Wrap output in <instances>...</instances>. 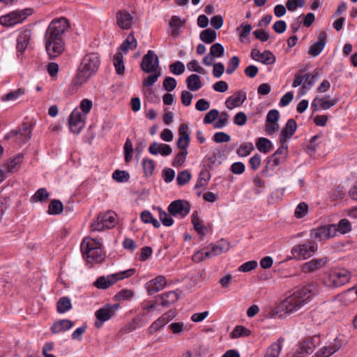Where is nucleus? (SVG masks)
<instances>
[{
  "mask_svg": "<svg viewBox=\"0 0 357 357\" xmlns=\"http://www.w3.org/2000/svg\"><path fill=\"white\" fill-rule=\"evenodd\" d=\"M49 197V193L44 188L38 189L32 197L33 202H45Z\"/></svg>",
  "mask_w": 357,
  "mask_h": 357,
  "instance_id": "51",
  "label": "nucleus"
},
{
  "mask_svg": "<svg viewBox=\"0 0 357 357\" xmlns=\"http://www.w3.org/2000/svg\"><path fill=\"white\" fill-rule=\"evenodd\" d=\"M23 158V154H17L15 157L10 158V160L5 164L3 168L6 169L8 172H13L17 170L22 162Z\"/></svg>",
  "mask_w": 357,
  "mask_h": 357,
  "instance_id": "30",
  "label": "nucleus"
},
{
  "mask_svg": "<svg viewBox=\"0 0 357 357\" xmlns=\"http://www.w3.org/2000/svg\"><path fill=\"white\" fill-rule=\"evenodd\" d=\"M159 217L162 223L166 227H170L174 223L172 218L160 208H159Z\"/></svg>",
  "mask_w": 357,
  "mask_h": 357,
  "instance_id": "60",
  "label": "nucleus"
},
{
  "mask_svg": "<svg viewBox=\"0 0 357 357\" xmlns=\"http://www.w3.org/2000/svg\"><path fill=\"white\" fill-rule=\"evenodd\" d=\"M250 56L255 61L261 62L265 65L273 64L276 61L275 55L268 50H265L261 53L259 50L253 49L251 51Z\"/></svg>",
  "mask_w": 357,
  "mask_h": 357,
  "instance_id": "16",
  "label": "nucleus"
},
{
  "mask_svg": "<svg viewBox=\"0 0 357 357\" xmlns=\"http://www.w3.org/2000/svg\"><path fill=\"white\" fill-rule=\"evenodd\" d=\"M305 3V0H287L286 6L289 11H294L297 7H303Z\"/></svg>",
  "mask_w": 357,
  "mask_h": 357,
  "instance_id": "62",
  "label": "nucleus"
},
{
  "mask_svg": "<svg viewBox=\"0 0 357 357\" xmlns=\"http://www.w3.org/2000/svg\"><path fill=\"white\" fill-rule=\"evenodd\" d=\"M69 126L73 132L79 133L84 126V121L79 112L74 111L71 113L69 118Z\"/></svg>",
  "mask_w": 357,
  "mask_h": 357,
  "instance_id": "19",
  "label": "nucleus"
},
{
  "mask_svg": "<svg viewBox=\"0 0 357 357\" xmlns=\"http://www.w3.org/2000/svg\"><path fill=\"white\" fill-rule=\"evenodd\" d=\"M25 93V89L19 88L2 96L1 97V100L3 102H15L17 100H18L21 96H24Z\"/></svg>",
  "mask_w": 357,
  "mask_h": 357,
  "instance_id": "31",
  "label": "nucleus"
},
{
  "mask_svg": "<svg viewBox=\"0 0 357 357\" xmlns=\"http://www.w3.org/2000/svg\"><path fill=\"white\" fill-rule=\"evenodd\" d=\"M167 284V280L162 275L157 276L155 278L146 283V290L149 295H153L165 288Z\"/></svg>",
  "mask_w": 357,
  "mask_h": 357,
  "instance_id": "18",
  "label": "nucleus"
},
{
  "mask_svg": "<svg viewBox=\"0 0 357 357\" xmlns=\"http://www.w3.org/2000/svg\"><path fill=\"white\" fill-rule=\"evenodd\" d=\"M318 38L319 40L312 45L308 50V54L314 57L318 56L321 52L326 44L327 35L326 32H320Z\"/></svg>",
  "mask_w": 357,
  "mask_h": 357,
  "instance_id": "22",
  "label": "nucleus"
},
{
  "mask_svg": "<svg viewBox=\"0 0 357 357\" xmlns=\"http://www.w3.org/2000/svg\"><path fill=\"white\" fill-rule=\"evenodd\" d=\"M307 211H308L307 204L305 202H301L297 206V207L295 210V212H294V215L297 218H302L307 213Z\"/></svg>",
  "mask_w": 357,
  "mask_h": 357,
  "instance_id": "58",
  "label": "nucleus"
},
{
  "mask_svg": "<svg viewBox=\"0 0 357 357\" xmlns=\"http://www.w3.org/2000/svg\"><path fill=\"white\" fill-rule=\"evenodd\" d=\"M158 298L161 299L160 305L162 306L169 307L178 301V295L176 291H170L158 296Z\"/></svg>",
  "mask_w": 357,
  "mask_h": 357,
  "instance_id": "29",
  "label": "nucleus"
},
{
  "mask_svg": "<svg viewBox=\"0 0 357 357\" xmlns=\"http://www.w3.org/2000/svg\"><path fill=\"white\" fill-rule=\"evenodd\" d=\"M317 250V242L310 239L294 246L291 249V254L296 259H307L314 255Z\"/></svg>",
  "mask_w": 357,
  "mask_h": 357,
  "instance_id": "6",
  "label": "nucleus"
},
{
  "mask_svg": "<svg viewBox=\"0 0 357 357\" xmlns=\"http://www.w3.org/2000/svg\"><path fill=\"white\" fill-rule=\"evenodd\" d=\"M191 179V174L188 170L179 172L177 175L176 181L178 185H183L188 183Z\"/></svg>",
  "mask_w": 357,
  "mask_h": 357,
  "instance_id": "55",
  "label": "nucleus"
},
{
  "mask_svg": "<svg viewBox=\"0 0 357 357\" xmlns=\"http://www.w3.org/2000/svg\"><path fill=\"white\" fill-rule=\"evenodd\" d=\"M188 155L187 151H181L174 158L172 165L174 167H180L185 161L186 156Z\"/></svg>",
  "mask_w": 357,
  "mask_h": 357,
  "instance_id": "59",
  "label": "nucleus"
},
{
  "mask_svg": "<svg viewBox=\"0 0 357 357\" xmlns=\"http://www.w3.org/2000/svg\"><path fill=\"white\" fill-rule=\"evenodd\" d=\"M68 20L63 17L53 20L44 36L45 50L50 59L61 55L65 50L63 35L69 28Z\"/></svg>",
  "mask_w": 357,
  "mask_h": 357,
  "instance_id": "1",
  "label": "nucleus"
},
{
  "mask_svg": "<svg viewBox=\"0 0 357 357\" xmlns=\"http://www.w3.org/2000/svg\"><path fill=\"white\" fill-rule=\"evenodd\" d=\"M113 64L116 73L119 75H123L125 73V66L123 63V56L121 52H116L114 56Z\"/></svg>",
  "mask_w": 357,
  "mask_h": 357,
  "instance_id": "33",
  "label": "nucleus"
},
{
  "mask_svg": "<svg viewBox=\"0 0 357 357\" xmlns=\"http://www.w3.org/2000/svg\"><path fill=\"white\" fill-rule=\"evenodd\" d=\"M190 211V204L188 202L178 199L172 202L168 206L169 213L174 216L185 217Z\"/></svg>",
  "mask_w": 357,
  "mask_h": 357,
  "instance_id": "13",
  "label": "nucleus"
},
{
  "mask_svg": "<svg viewBox=\"0 0 357 357\" xmlns=\"http://www.w3.org/2000/svg\"><path fill=\"white\" fill-rule=\"evenodd\" d=\"M224 47L220 43H215L210 48V54L214 58H219L224 54Z\"/></svg>",
  "mask_w": 357,
  "mask_h": 357,
  "instance_id": "54",
  "label": "nucleus"
},
{
  "mask_svg": "<svg viewBox=\"0 0 357 357\" xmlns=\"http://www.w3.org/2000/svg\"><path fill=\"white\" fill-rule=\"evenodd\" d=\"M31 136V126L23 123L17 130H13L8 134V137H15L16 141L20 144H24L29 141Z\"/></svg>",
  "mask_w": 357,
  "mask_h": 357,
  "instance_id": "15",
  "label": "nucleus"
},
{
  "mask_svg": "<svg viewBox=\"0 0 357 357\" xmlns=\"http://www.w3.org/2000/svg\"><path fill=\"white\" fill-rule=\"evenodd\" d=\"M135 268H130L124 271H121L119 273L112 274V279L114 280L116 283L119 280H123L125 278H128L133 275L135 273Z\"/></svg>",
  "mask_w": 357,
  "mask_h": 357,
  "instance_id": "49",
  "label": "nucleus"
},
{
  "mask_svg": "<svg viewBox=\"0 0 357 357\" xmlns=\"http://www.w3.org/2000/svg\"><path fill=\"white\" fill-rule=\"evenodd\" d=\"M142 166L146 176H151L155 169V162L149 158H144L142 161Z\"/></svg>",
  "mask_w": 357,
  "mask_h": 357,
  "instance_id": "50",
  "label": "nucleus"
},
{
  "mask_svg": "<svg viewBox=\"0 0 357 357\" xmlns=\"http://www.w3.org/2000/svg\"><path fill=\"white\" fill-rule=\"evenodd\" d=\"M187 68L190 71H195L200 74L205 73V69L199 66L197 60H192L187 64Z\"/></svg>",
  "mask_w": 357,
  "mask_h": 357,
  "instance_id": "64",
  "label": "nucleus"
},
{
  "mask_svg": "<svg viewBox=\"0 0 357 357\" xmlns=\"http://www.w3.org/2000/svg\"><path fill=\"white\" fill-rule=\"evenodd\" d=\"M219 116V112L218 110L215 109H213L210 110L208 113L206 114L204 118V123L206 124L211 123L215 120L217 119V118Z\"/></svg>",
  "mask_w": 357,
  "mask_h": 357,
  "instance_id": "61",
  "label": "nucleus"
},
{
  "mask_svg": "<svg viewBox=\"0 0 357 357\" xmlns=\"http://www.w3.org/2000/svg\"><path fill=\"white\" fill-rule=\"evenodd\" d=\"M112 278V275L99 277L94 282V286L98 289H105L115 283Z\"/></svg>",
  "mask_w": 357,
  "mask_h": 357,
  "instance_id": "36",
  "label": "nucleus"
},
{
  "mask_svg": "<svg viewBox=\"0 0 357 357\" xmlns=\"http://www.w3.org/2000/svg\"><path fill=\"white\" fill-rule=\"evenodd\" d=\"M297 128L296 122L294 119H290L287 121L285 127L282 129L280 139L287 142L296 132Z\"/></svg>",
  "mask_w": 357,
  "mask_h": 357,
  "instance_id": "26",
  "label": "nucleus"
},
{
  "mask_svg": "<svg viewBox=\"0 0 357 357\" xmlns=\"http://www.w3.org/2000/svg\"><path fill=\"white\" fill-rule=\"evenodd\" d=\"M245 100V96L238 93L234 96H229L226 100L227 107L229 109L242 105Z\"/></svg>",
  "mask_w": 357,
  "mask_h": 357,
  "instance_id": "32",
  "label": "nucleus"
},
{
  "mask_svg": "<svg viewBox=\"0 0 357 357\" xmlns=\"http://www.w3.org/2000/svg\"><path fill=\"white\" fill-rule=\"evenodd\" d=\"M311 239L319 241L329 239L335 236V228L333 225L321 226L310 230Z\"/></svg>",
  "mask_w": 357,
  "mask_h": 357,
  "instance_id": "12",
  "label": "nucleus"
},
{
  "mask_svg": "<svg viewBox=\"0 0 357 357\" xmlns=\"http://www.w3.org/2000/svg\"><path fill=\"white\" fill-rule=\"evenodd\" d=\"M118 307V304H107L97 310L95 315L98 321H96L95 326L100 328L103 322L108 321L115 315Z\"/></svg>",
  "mask_w": 357,
  "mask_h": 357,
  "instance_id": "11",
  "label": "nucleus"
},
{
  "mask_svg": "<svg viewBox=\"0 0 357 357\" xmlns=\"http://www.w3.org/2000/svg\"><path fill=\"white\" fill-rule=\"evenodd\" d=\"M169 70L174 75H179L185 71V66L181 61H176L169 65Z\"/></svg>",
  "mask_w": 357,
  "mask_h": 357,
  "instance_id": "57",
  "label": "nucleus"
},
{
  "mask_svg": "<svg viewBox=\"0 0 357 357\" xmlns=\"http://www.w3.org/2000/svg\"><path fill=\"white\" fill-rule=\"evenodd\" d=\"M252 150H254V147L252 143H244L238 148L236 153L240 157H245L248 155Z\"/></svg>",
  "mask_w": 357,
  "mask_h": 357,
  "instance_id": "52",
  "label": "nucleus"
},
{
  "mask_svg": "<svg viewBox=\"0 0 357 357\" xmlns=\"http://www.w3.org/2000/svg\"><path fill=\"white\" fill-rule=\"evenodd\" d=\"M112 178L118 182H126L128 181L130 176L129 174L126 171L115 170L112 174Z\"/></svg>",
  "mask_w": 357,
  "mask_h": 357,
  "instance_id": "56",
  "label": "nucleus"
},
{
  "mask_svg": "<svg viewBox=\"0 0 357 357\" xmlns=\"http://www.w3.org/2000/svg\"><path fill=\"white\" fill-rule=\"evenodd\" d=\"M313 293L310 287H303L296 289L280 303V308L285 314H291L301 310L311 300Z\"/></svg>",
  "mask_w": 357,
  "mask_h": 357,
  "instance_id": "3",
  "label": "nucleus"
},
{
  "mask_svg": "<svg viewBox=\"0 0 357 357\" xmlns=\"http://www.w3.org/2000/svg\"><path fill=\"white\" fill-rule=\"evenodd\" d=\"M63 210L62 202L58 199L52 200L48 207V213L50 215L60 214Z\"/></svg>",
  "mask_w": 357,
  "mask_h": 357,
  "instance_id": "41",
  "label": "nucleus"
},
{
  "mask_svg": "<svg viewBox=\"0 0 357 357\" xmlns=\"http://www.w3.org/2000/svg\"><path fill=\"white\" fill-rule=\"evenodd\" d=\"M319 73L317 71H314L312 73H306L305 77V82L300 89L299 93L301 96L305 95L307 91L314 85L319 77Z\"/></svg>",
  "mask_w": 357,
  "mask_h": 357,
  "instance_id": "25",
  "label": "nucleus"
},
{
  "mask_svg": "<svg viewBox=\"0 0 357 357\" xmlns=\"http://www.w3.org/2000/svg\"><path fill=\"white\" fill-rule=\"evenodd\" d=\"M335 228V234L337 231L344 234L351 230V224L347 219H342L339 221L338 224L333 225Z\"/></svg>",
  "mask_w": 357,
  "mask_h": 357,
  "instance_id": "39",
  "label": "nucleus"
},
{
  "mask_svg": "<svg viewBox=\"0 0 357 357\" xmlns=\"http://www.w3.org/2000/svg\"><path fill=\"white\" fill-rule=\"evenodd\" d=\"M158 56L152 50H149L143 56L140 68L146 73H152L153 71L160 70Z\"/></svg>",
  "mask_w": 357,
  "mask_h": 357,
  "instance_id": "10",
  "label": "nucleus"
},
{
  "mask_svg": "<svg viewBox=\"0 0 357 357\" xmlns=\"http://www.w3.org/2000/svg\"><path fill=\"white\" fill-rule=\"evenodd\" d=\"M187 86L190 91H197L202 88V82L199 75H190L186 79Z\"/></svg>",
  "mask_w": 357,
  "mask_h": 357,
  "instance_id": "34",
  "label": "nucleus"
},
{
  "mask_svg": "<svg viewBox=\"0 0 357 357\" xmlns=\"http://www.w3.org/2000/svg\"><path fill=\"white\" fill-rule=\"evenodd\" d=\"M239 63V58L237 56H232L228 61L226 73L228 75L232 74L238 68Z\"/></svg>",
  "mask_w": 357,
  "mask_h": 357,
  "instance_id": "53",
  "label": "nucleus"
},
{
  "mask_svg": "<svg viewBox=\"0 0 357 357\" xmlns=\"http://www.w3.org/2000/svg\"><path fill=\"white\" fill-rule=\"evenodd\" d=\"M72 307L71 301L68 297H62L57 302V311L64 313Z\"/></svg>",
  "mask_w": 357,
  "mask_h": 357,
  "instance_id": "46",
  "label": "nucleus"
},
{
  "mask_svg": "<svg viewBox=\"0 0 357 357\" xmlns=\"http://www.w3.org/2000/svg\"><path fill=\"white\" fill-rule=\"evenodd\" d=\"M337 350H339V347L336 344L324 346L317 351L314 357H329Z\"/></svg>",
  "mask_w": 357,
  "mask_h": 357,
  "instance_id": "37",
  "label": "nucleus"
},
{
  "mask_svg": "<svg viewBox=\"0 0 357 357\" xmlns=\"http://www.w3.org/2000/svg\"><path fill=\"white\" fill-rule=\"evenodd\" d=\"M251 332L247 328L243 326H236L233 331L230 333L231 338H238L241 337H247L250 335Z\"/></svg>",
  "mask_w": 357,
  "mask_h": 357,
  "instance_id": "43",
  "label": "nucleus"
},
{
  "mask_svg": "<svg viewBox=\"0 0 357 357\" xmlns=\"http://www.w3.org/2000/svg\"><path fill=\"white\" fill-rule=\"evenodd\" d=\"M154 304H151L148 306H144L142 312L134 317L132 321L127 324L124 330L127 333H130L137 328L142 327L148 323L149 320V313L151 310L154 307Z\"/></svg>",
  "mask_w": 357,
  "mask_h": 357,
  "instance_id": "9",
  "label": "nucleus"
},
{
  "mask_svg": "<svg viewBox=\"0 0 357 357\" xmlns=\"http://www.w3.org/2000/svg\"><path fill=\"white\" fill-rule=\"evenodd\" d=\"M320 344L319 336L309 337L301 342L298 353L301 354H311L317 346Z\"/></svg>",
  "mask_w": 357,
  "mask_h": 357,
  "instance_id": "17",
  "label": "nucleus"
},
{
  "mask_svg": "<svg viewBox=\"0 0 357 357\" xmlns=\"http://www.w3.org/2000/svg\"><path fill=\"white\" fill-rule=\"evenodd\" d=\"M81 251L88 264L101 263L105 258L102 244L96 238L86 237L81 243Z\"/></svg>",
  "mask_w": 357,
  "mask_h": 357,
  "instance_id": "4",
  "label": "nucleus"
},
{
  "mask_svg": "<svg viewBox=\"0 0 357 357\" xmlns=\"http://www.w3.org/2000/svg\"><path fill=\"white\" fill-rule=\"evenodd\" d=\"M100 57L96 52L85 54L79 66L77 75L73 79L75 86H79L86 83L89 78L94 75L99 69Z\"/></svg>",
  "mask_w": 357,
  "mask_h": 357,
  "instance_id": "2",
  "label": "nucleus"
},
{
  "mask_svg": "<svg viewBox=\"0 0 357 357\" xmlns=\"http://www.w3.org/2000/svg\"><path fill=\"white\" fill-rule=\"evenodd\" d=\"M212 249L215 256L227 252L229 250V243L227 241L221 240L217 245L212 246Z\"/></svg>",
  "mask_w": 357,
  "mask_h": 357,
  "instance_id": "44",
  "label": "nucleus"
},
{
  "mask_svg": "<svg viewBox=\"0 0 357 357\" xmlns=\"http://www.w3.org/2000/svg\"><path fill=\"white\" fill-rule=\"evenodd\" d=\"M31 38V29H26L22 31L17 38L16 49L17 52L22 54L27 48Z\"/></svg>",
  "mask_w": 357,
  "mask_h": 357,
  "instance_id": "21",
  "label": "nucleus"
},
{
  "mask_svg": "<svg viewBox=\"0 0 357 357\" xmlns=\"http://www.w3.org/2000/svg\"><path fill=\"white\" fill-rule=\"evenodd\" d=\"M256 146L260 152L267 153L272 148V143L267 138L260 137L256 143Z\"/></svg>",
  "mask_w": 357,
  "mask_h": 357,
  "instance_id": "40",
  "label": "nucleus"
},
{
  "mask_svg": "<svg viewBox=\"0 0 357 357\" xmlns=\"http://www.w3.org/2000/svg\"><path fill=\"white\" fill-rule=\"evenodd\" d=\"M328 262L327 257L314 258L302 265L301 271L305 273H312L326 267Z\"/></svg>",
  "mask_w": 357,
  "mask_h": 357,
  "instance_id": "14",
  "label": "nucleus"
},
{
  "mask_svg": "<svg viewBox=\"0 0 357 357\" xmlns=\"http://www.w3.org/2000/svg\"><path fill=\"white\" fill-rule=\"evenodd\" d=\"M141 220L146 224L151 223L155 228H158L160 226V223L154 218L149 211H144L141 213Z\"/></svg>",
  "mask_w": 357,
  "mask_h": 357,
  "instance_id": "42",
  "label": "nucleus"
},
{
  "mask_svg": "<svg viewBox=\"0 0 357 357\" xmlns=\"http://www.w3.org/2000/svg\"><path fill=\"white\" fill-rule=\"evenodd\" d=\"M168 323V318L165 316H161L155 320L149 328V333L152 334L158 331L160 328Z\"/></svg>",
  "mask_w": 357,
  "mask_h": 357,
  "instance_id": "45",
  "label": "nucleus"
},
{
  "mask_svg": "<svg viewBox=\"0 0 357 357\" xmlns=\"http://www.w3.org/2000/svg\"><path fill=\"white\" fill-rule=\"evenodd\" d=\"M31 14L32 10L31 8L15 10L1 16L0 17V24L4 26H12L22 22Z\"/></svg>",
  "mask_w": 357,
  "mask_h": 357,
  "instance_id": "8",
  "label": "nucleus"
},
{
  "mask_svg": "<svg viewBox=\"0 0 357 357\" xmlns=\"http://www.w3.org/2000/svg\"><path fill=\"white\" fill-rule=\"evenodd\" d=\"M188 125L183 123L180 126L178 130V139L176 142L178 148L181 151H187L190 144V135L188 132Z\"/></svg>",
  "mask_w": 357,
  "mask_h": 357,
  "instance_id": "20",
  "label": "nucleus"
},
{
  "mask_svg": "<svg viewBox=\"0 0 357 357\" xmlns=\"http://www.w3.org/2000/svg\"><path fill=\"white\" fill-rule=\"evenodd\" d=\"M137 47V41L134 36V32L131 31L126 39L120 45L119 50L127 53L129 50H134Z\"/></svg>",
  "mask_w": 357,
  "mask_h": 357,
  "instance_id": "27",
  "label": "nucleus"
},
{
  "mask_svg": "<svg viewBox=\"0 0 357 357\" xmlns=\"http://www.w3.org/2000/svg\"><path fill=\"white\" fill-rule=\"evenodd\" d=\"M117 24L123 29H128L132 26V17L126 10H120L116 13Z\"/></svg>",
  "mask_w": 357,
  "mask_h": 357,
  "instance_id": "24",
  "label": "nucleus"
},
{
  "mask_svg": "<svg viewBox=\"0 0 357 357\" xmlns=\"http://www.w3.org/2000/svg\"><path fill=\"white\" fill-rule=\"evenodd\" d=\"M199 37L203 42L211 44L215 40L217 34L214 30L207 29L201 32Z\"/></svg>",
  "mask_w": 357,
  "mask_h": 357,
  "instance_id": "38",
  "label": "nucleus"
},
{
  "mask_svg": "<svg viewBox=\"0 0 357 357\" xmlns=\"http://www.w3.org/2000/svg\"><path fill=\"white\" fill-rule=\"evenodd\" d=\"M73 326V322L68 319H61L54 322L51 327L53 333H59L70 329Z\"/></svg>",
  "mask_w": 357,
  "mask_h": 357,
  "instance_id": "28",
  "label": "nucleus"
},
{
  "mask_svg": "<svg viewBox=\"0 0 357 357\" xmlns=\"http://www.w3.org/2000/svg\"><path fill=\"white\" fill-rule=\"evenodd\" d=\"M282 349V345L280 344V340L278 342L272 344L268 349L265 357H278Z\"/></svg>",
  "mask_w": 357,
  "mask_h": 357,
  "instance_id": "47",
  "label": "nucleus"
},
{
  "mask_svg": "<svg viewBox=\"0 0 357 357\" xmlns=\"http://www.w3.org/2000/svg\"><path fill=\"white\" fill-rule=\"evenodd\" d=\"M351 276V273L347 269L334 268L328 271L324 283L328 287L337 288L347 284Z\"/></svg>",
  "mask_w": 357,
  "mask_h": 357,
  "instance_id": "5",
  "label": "nucleus"
},
{
  "mask_svg": "<svg viewBox=\"0 0 357 357\" xmlns=\"http://www.w3.org/2000/svg\"><path fill=\"white\" fill-rule=\"evenodd\" d=\"M176 81L174 77H167L163 81V87L169 92L173 91L176 86Z\"/></svg>",
  "mask_w": 357,
  "mask_h": 357,
  "instance_id": "63",
  "label": "nucleus"
},
{
  "mask_svg": "<svg viewBox=\"0 0 357 357\" xmlns=\"http://www.w3.org/2000/svg\"><path fill=\"white\" fill-rule=\"evenodd\" d=\"M149 151L153 155L160 153L162 156H167L172 153V149L168 144L154 142L149 146Z\"/></svg>",
  "mask_w": 357,
  "mask_h": 357,
  "instance_id": "23",
  "label": "nucleus"
},
{
  "mask_svg": "<svg viewBox=\"0 0 357 357\" xmlns=\"http://www.w3.org/2000/svg\"><path fill=\"white\" fill-rule=\"evenodd\" d=\"M116 224V214L113 211L100 213L96 220L91 224V231H102L105 229H112Z\"/></svg>",
  "mask_w": 357,
  "mask_h": 357,
  "instance_id": "7",
  "label": "nucleus"
},
{
  "mask_svg": "<svg viewBox=\"0 0 357 357\" xmlns=\"http://www.w3.org/2000/svg\"><path fill=\"white\" fill-rule=\"evenodd\" d=\"M152 75H149L146 78L143 79L142 84L145 87L153 86L161 76V70L153 71Z\"/></svg>",
  "mask_w": 357,
  "mask_h": 357,
  "instance_id": "48",
  "label": "nucleus"
},
{
  "mask_svg": "<svg viewBox=\"0 0 357 357\" xmlns=\"http://www.w3.org/2000/svg\"><path fill=\"white\" fill-rule=\"evenodd\" d=\"M185 21H182L178 16L174 15L169 22V26L172 28V35L174 37H178L179 35V29L183 26Z\"/></svg>",
  "mask_w": 357,
  "mask_h": 357,
  "instance_id": "35",
  "label": "nucleus"
}]
</instances>
